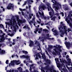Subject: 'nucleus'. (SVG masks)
Wrapping results in <instances>:
<instances>
[{"mask_svg": "<svg viewBox=\"0 0 72 72\" xmlns=\"http://www.w3.org/2000/svg\"><path fill=\"white\" fill-rule=\"evenodd\" d=\"M49 65H47L46 67H44V69L47 70H49L50 72H53L52 70H54L53 68V67H51V68H49Z\"/></svg>", "mask_w": 72, "mask_h": 72, "instance_id": "f257e3e1", "label": "nucleus"}, {"mask_svg": "<svg viewBox=\"0 0 72 72\" xmlns=\"http://www.w3.org/2000/svg\"><path fill=\"white\" fill-rule=\"evenodd\" d=\"M14 6L13 4L10 3L8 4L7 7V8L8 10H10L12 8V10L13 11L14 8Z\"/></svg>", "mask_w": 72, "mask_h": 72, "instance_id": "f03ea898", "label": "nucleus"}, {"mask_svg": "<svg viewBox=\"0 0 72 72\" xmlns=\"http://www.w3.org/2000/svg\"><path fill=\"white\" fill-rule=\"evenodd\" d=\"M52 12H49V14L50 17H47L48 20H50V18H51L54 16V11H51Z\"/></svg>", "mask_w": 72, "mask_h": 72, "instance_id": "7ed1b4c3", "label": "nucleus"}, {"mask_svg": "<svg viewBox=\"0 0 72 72\" xmlns=\"http://www.w3.org/2000/svg\"><path fill=\"white\" fill-rule=\"evenodd\" d=\"M63 28L62 26L61 27H60L59 28V30H60V33H61L60 36L61 37H63V35H64V32H63Z\"/></svg>", "mask_w": 72, "mask_h": 72, "instance_id": "20e7f679", "label": "nucleus"}, {"mask_svg": "<svg viewBox=\"0 0 72 72\" xmlns=\"http://www.w3.org/2000/svg\"><path fill=\"white\" fill-rule=\"evenodd\" d=\"M46 4L48 6L47 8L48 9V11H50H50H54L53 10L51 6H50V4H49L48 3H46Z\"/></svg>", "mask_w": 72, "mask_h": 72, "instance_id": "39448f33", "label": "nucleus"}, {"mask_svg": "<svg viewBox=\"0 0 72 72\" xmlns=\"http://www.w3.org/2000/svg\"><path fill=\"white\" fill-rule=\"evenodd\" d=\"M45 8H46V7L44 5H40V8H39V11H41L43 10H42V9H43V10H44Z\"/></svg>", "mask_w": 72, "mask_h": 72, "instance_id": "423d86ee", "label": "nucleus"}, {"mask_svg": "<svg viewBox=\"0 0 72 72\" xmlns=\"http://www.w3.org/2000/svg\"><path fill=\"white\" fill-rule=\"evenodd\" d=\"M64 43L65 44V45H66V46L68 49H69L70 48V47L71 46V44L70 42H65Z\"/></svg>", "mask_w": 72, "mask_h": 72, "instance_id": "0eeeda50", "label": "nucleus"}, {"mask_svg": "<svg viewBox=\"0 0 72 72\" xmlns=\"http://www.w3.org/2000/svg\"><path fill=\"white\" fill-rule=\"evenodd\" d=\"M62 62L64 63H65L68 64V66H71V64H72V62H71V61H68V62L66 61V60H64V61H62Z\"/></svg>", "mask_w": 72, "mask_h": 72, "instance_id": "6e6552de", "label": "nucleus"}, {"mask_svg": "<svg viewBox=\"0 0 72 72\" xmlns=\"http://www.w3.org/2000/svg\"><path fill=\"white\" fill-rule=\"evenodd\" d=\"M55 46L56 47H55V48L57 49H58V50H59V51H60V52H59V53L60 54V52H62V50L60 49H61V47L60 46V45L58 46V47L57 46Z\"/></svg>", "mask_w": 72, "mask_h": 72, "instance_id": "1a4fd4ad", "label": "nucleus"}, {"mask_svg": "<svg viewBox=\"0 0 72 72\" xmlns=\"http://www.w3.org/2000/svg\"><path fill=\"white\" fill-rule=\"evenodd\" d=\"M1 38L0 39V42H3L5 40L4 36L3 35H1Z\"/></svg>", "mask_w": 72, "mask_h": 72, "instance_id": "9d476101", "label": "nucleus"}, {"mask_svg": "<svg viewBox=\"0 0 72 72\" xmlns=\"http://www.w3.org/2000/svg\"><path fill=\"white\" fill-rule=\"evenodd\" d=\"M14 63H17V61H16V60H15L14 61H13L11 62V66H14L15 65Z\"/></svg>", "mask_w": 72, "mask_h": 72, "instance_id": "9b49d317", "label": "nucleus"}, {"mask_svg": "<svg viewBox=\"0 0 72 72\" xmlns=\"http://www.w3.org/2000/svg\"><path fill=\"white\" fill-rule=\"evenodd\" d=\"M61 27L63 28V29H62V30H63V29H64V30H62V31H64L66 30V26H64V24H62L61 27H59V28Z\"/></svg>", "mask_w": 72, "mask_h": 72, "instance_id": "f8f14e48", "label": "nucleus"}, {"mask_svg": "<svg viewBox=\"0 0 72 72\" xmlns=\"http://www.w3.org/2000/svg\"><path fill=\"white\" fill-rule=\"evenodd\" d=\"M38 57H40V55L39 53H38V54H36V57H35V59L37 60L39 59Z\"/></svg>", "mask_w": 72, "mask_h": 72, "instance_id": "ddd939ff", "label": "nucleus"}, {"mask_svg": "<svg viewBox=\"0 0 72 72\" xmlns=\"http://www.w3.org/2000/svg\"><path fill=\"white\" fill-rule=\"evenodd\" d=\"M45 60L46 61V63L47 64H51V60H50V61H49V60L48 59H46Z\"/></svg>", "mask_w": 72, "mask_h": 72, "instance_id": "4468645a", "label": "nucleus"}, {"mask_svg": "<svg viewBox=\"0 0 72 72\" xmlns=\"http://www.w3.org/2000/svg\"><path fill=\"white\" fill-rule=\"evenodd\" d=\"M33 42L32 40H30V43L29 45V46L30 47H32V46L33 45Z\"/></svg>", "mask_w": 72, "mask_h": 72, "instance_id": "2eb2a0df", "label": "nucleus"}, {"mask_svg": "<svg viewBox=\"0 0 72 72\" xmlns=\"http://www.w3.org/2000/svg\"><path fill=\"white\" fill-rule=\"evenodd\" d=\"M53 32H54V33H55V35H58V32H57V31L56 30H54L53 31Z\"/></svg>", "mask_w": 72, "mask_h": 72, "instance_id": "dca6fc26", "label": "nucleus"}, {"mask_svg": "<svg viewBox=\"0 0 72 72\" xmlns=\"http://www.w3.org/2000/svg\"><path fill=\"white\" fill-rule=\"evenodd\" d=\"M57 18L56 16H54L53 17L51 18V20H53V21H55V19Z\"/></svg>", "mask_w": 72, "mask_h": 72, "instance_id": "f3484780", "label": "nucleus"}, {"mask_svg": "<svg viewBox=\"0 0 72 72\" xmlns=\"http://www.w3.org/2000/svg\"><path fill=\"white\" fill-rule=\"evenodd\" d=\"M27 1H28V3L29 4H31V3H30V2L32 3H33V1L32 0H27Z\"/></svg>", "mask_w": 72, "mask_h": 72, "instance_id": "a211bd4d", "label": "nucleus"}, {"mask_svg": "<svg viewBox=\"0 0 72 72\" xmlns=\"http://www.w3.org/2000/svg\"><path fill=\"white\" fill-rule=\"evenodd\" d=\"M17 69L19 70V72H21L22 71V69L21 68V67H19V68H17Z\"/></svg>", "mask_w": 72, "mask_h": 72, "instance_id": "6ab92c4d", "label": "nucleus"}, {"mask_svg": "<svg viewBox=\"0 0 72 72\" xmlns=\"http://www.w3.org/2000/svg\"><path fill=\"white\" fill-rule=\"evenodd\" d=\"M72 12L70 11L69 12V14L68 15V17L69 18H70L71 17V16H70V14H72Z\"/></svg>", "mask_w": 72, "mask_h": 72, "instance_id": "aec40b11", "label": "nucleus"}, {"mask_svg": "<svg viewBox=\"0 0 72 72\" xmlns=\"http://www.w3.org/2000/svg\"><path fill=\"white\" fill-rule=\"evenodd\" d=\"M5 53V50H2L1 51V54H4Z\"/></svg>", "mask_w": 72, "mask_h": 72, "instance_id": "412c9836", "label": "nucleus"}, {"mask_svg": "<svg viewBox=\"0 0 72 72\" xmlns=\"http://www.w3.org/2000/svg\"><path fill=\"white\" fill-rule=\"evenodd\" d=\"M28 22L29 23V24H30V26H32V23H33V22L32 21H30V22L29 21Z\"/></svg>", "mask_w": 72, "mask_h": 72, "instance_id": "4be33fe9", "label": "nucleus"}, {"mask_svg": "<svg viewBox=\"0 0 72 72\" xmlns=\"http://www.w3.org/2000/svg\"><path fill=\"white\" fill-rule=\"evenodd\" d=\"M70 19V20H72V18H71V17H70V18H69V17H67L66 18V19H65V20L66 21H68V19Z\"/></svg>", "mask_w": 72, "mask_h": 72, "instance_id": "5701e85b", "label": "nucleus"}, {"mask_svg": "<svg viewBox=\"0 0 72 72\" xmlns=\"http://www.w3.org/2000/svg\"><path fill=\"white\" fill-rule=\"evenodd\" d=\"M46 38H47V37H44V38H43V39H42V40H41V41L42 42V43L44 42V41L46 39Z\"/></svg>", "mask_w": 72, "mask_h": 72, "instance_id": "b1692460", "label": "nucleus"}, {"mask_svg": "<svg viewBox=\"0 0 72 72\" xmlns=\"http://www.w3.org/2000/svg\"><path fill=\"white\" fill-rule=\"evenodd\" d=\"M54 51L57 54H58L59 52V51H57L56 50V49H54Z\"/></svg>", "mask_w": 72, "mask_h": 72, "instance_id": "393cba45", "label": "nucleus"}, {"mask_svg": "<svg viewBox=\"0 0 72 72\" xmlns=\"http://www.w3.org/2000/svg\"><path fill=\"white\" fill-rule=\"evenodd\" d=\"M57 4V6H60V7L61 6V5L59 3H55V4L56 5Z\"/></svg>", "mask_w": 72, "mask_h": 72, "instance_id": "a878e982", "label": "nucleus"}, {"mask_svg": "<svg viewBox=\"0 0 72 72\" xmlns=\"http://www.w3.org/2000/svg\"><path fill=\"white\" fill-rule=\"evenodd\" d=\"M42 58H44V59L46 58V56L45 55V54H42Z\"/></svg>", "mask_w": 72, "mask_h": 72, "instance_id": "bb28decb", "label": "nucleus"}, {"mask_svg": "<svg viewBox=\"0 0 72 72\" xmlns=\"http://www.w3.org/2000/svg\"><path fill=\"white\" fill-rule=\"evenodd\" d=\"M49 39L50 40H53L54 38H47V39Z\"/></svg>", "mask_w": 72, "mask_h": 72, "instance_id": "cd10ccee", "label": "nucleus"}, {"mask_svg": "<svg viewBox=\"0 0 72 72\" xmlns=\"http://www.w3.org/2000/svg\"><path fill=\"white\" fill-rule=\"evenodd\" d=\"M71 30L70 28H68V33H69V32L70 31H72Z\"/></svg>", "mask_w": 72, "mask_h": 72, "instance_id": "c85d7f7f", "label": "nucleus"}, {"mask_svg": "<svg viewBox=\"0 0 72 72\" xmlns=\"http://www.w3.org/2000/svg\"><path fill=\"white\" fill-rule=\"evenodd\" d=\"M53 46L50 45L49 46V48L50 49H51Z\"/></svg>", "mask_w": 72, "mask_h": 72, "instance_id": "c756f323", "label": "nucleus"}, {"mask_svg": "<svg viewBox=\"0 0 72 72\" xmlns=\"http://www.w3.org/2000/svg\"><path fill=\"white\" fill-rule=\"evenodd\" d=\"M57 15V16H59V14L58 13H56V14H54V15Z\"/></svg>", "mask_w": 72, "mask_h": 72, "instance_id": "7c9ffc66", "label": "nucleus"}, {"mask_svg": "<svg viewBox=\"0 0 72 72\" xmlns=\"http://www.w3.org/2000/svg\"><path fill=\"white\" fill-rule=\"evenodd\" d=\"M36 16L38 17V18H40V16H39V15H38V13H36Z\"/></svg>", "mask_w": 72, "mask_h": 72, "instance_id": "2f4dec72", "label": "nucleus"}, {"mask_svg": "<svg viewBox=\"0 0 72 72\" xmlns=\"http://www.w3.org/2000/svg\"><path fill=\"white\" fill-rule=\"evenodd\" d=\"M69 26L72 29V24L71 23H69Z\"/></svg>", "mask_w": 72, "mask_h": 72, "instance_id": "473e14b6", "label": "nucleus"}, {"mask_svg": "<svg viewBox=\"0 0 72 72\" xmlns=\"http://www.w3.org/2000/svg\"><path fill=\"white\" fill-rule=\"evenodd\" d=\"M8 63H9V60H7L6 61V63L7 64H8Z\"/></svg>", "mask_w": 72, "mask_h": 72, "instance_id": "72a5a7b5", "label": "nucleus"}, {"mask_svg": "<svg viewBox=\"0 0 72 72\" xmlns=\"http://www.w3.org/2000/svg\"><path fill=\"white\" fill-rule=\"evenodd\" d=\"M2 27H3V28H4V26L2 24H0V28Z\"/></svg>", "mask_w": 72, "mask_h": 72, "instance_id": "f704fd0d", "label": "nucleus"}, {"mask_svg": "<svg viewBox=\"0 0 72 72\" xmlns=\"http://www.w3.org/2000/svg\"><path fill=\"white\" fill-rule=\"evenodd\" d=\"M24 58H26L27 59H28V58H29V56H28V55H26V56Z\"/></svg>", "mask_w": 72, "mask_h": 72, "instance_id": "c9c22d12", "label": "nucleus"}, {"mask_svg": "<svg viewBox=\"0 0 72 72\" xmlns=\"http://www.w3.org/2000/svg\"><path fill=\"white\" fill-rule=\"evenodd\" d=\"M43 31L46 32L48 31V30H46V29H43Z\"/></svg>", "mask_w": 72, "mask_h": 72, "instance_id": "e433bc0d", "label": "nucleus"}, {"mask_svg": "<svg viewBox=\"0 0 72 72\" xmlns=\"http://www.w3.org/2000/svg\"><path fill=\"white\" fill-rule=\"evenodd\" d=\"M9 20L10 21L9 22V23H10L11 24H12V22H13L12 21V20L10 19H9Z\"/></svg>", "mask_w": 72, "mask_h": 72, "instance_id": "4c0bfd02", "label": "nucleus"}, {"mask_svg": "<svg viewBox=\"0 0 72 72\" xmlns=\"http://www.w3.org/2000/svg\"><path fill=\"white\" fill-rule=\"evenodd\" d=\"M65 10H68L69 8L68 7H66L65 8Z\"/></svg>", "mask_w": 72, "mask_h": 72, "instance_id": "58836bf2", "label": "nucleus"}, {"mask_svg": "<svg viewBox=\"0 0 72 72\" xmlns=\"http://www.w3.org/2000/svg\"><path fill=\"white\" fill-rule=\"evenodd\" d=\"M46 35L48 37H49V34L48 33Z\"/></svg>", "mask_w": 72, "mask_h": 72, "instance_id": "ea45409f", "label": "nucleus"}, {"mask_svg": "<svg viewBox=\"0 0 72 72\" xmlns=\"http://www.w3.org/2000/svg\"><path fill=\"white\" fill-rule=\"evenodd\" d=\"M27 3V2L26 1L25 2V3L23 4V6H24L26 4V3Z\"/></svg>", "mask_w": 72, "mask_h": 72, "instance_id": "a19ab883", "label": "nucleus"}, {"mask_svg": "<svg viewBox=\"0 0 72 72\" xmlns=\"http://www.w3.org/2000/svg\"><path fill=\"white\" fill-rule=\"evenodd\" d=\"M46 54L48 55V56L49 57V55L48 54V52L47 51H46Z\"/></svg>", "mask_w": 72, "mask_h": 72, "instance_id": "79ce46f5", "label": "nucleus"}, {"mask_svg": "<svg viewBox=\"0 0 72 72\" xmlns=\"http://www.w3.org/2000/svg\"><path fill=\"white\" fill-rule=\"evenodd\" d=\"M26 28H27V29H28L29 30H30V28H29V27H28V26H26Z\"/></svg>", "mask_w": 72, "mask_h": 72, "instance_id": "37998d69", "label": "nucleus"}, {"mask_svg": "<svg viewBox=\"0 0 72 72\" xmlns=\"http://www.w3.org/2000/svg\"><path fill=\"white\" fill-rule=\"evenodd\" d=\"M29 17L30 18V19H31L32 18V16L31 15V14H30L29 15Z\"/></svg>", "mask_w": 72, "mask_h": 72, "instance_id": "c03bdc74", "label": "nucleus"}, {"mask_svg": "<svg viewBox=\"0 0 72 72\" xmlns=\"http://www.w3.org/2000/svg\"><path fill=\"white\" fill-rule=\"evenodd\" d=\"M30 72H39L37 71L36 70H34L33 71H30Z\"/></svg>", "mask_w": 72, "mask_h": 72, "instance_id": "a18cd8bd", "label": "nucleus"}, {"mask_svg": "<svg viewBox=\"0 0 72 72\" xmlns=\"http://www.w3.org/2000/svg\"><path fill=\"white\" fill-rule=\"evenodd\" d=\"M23 35L24 36H25V35H26V33H23Z\"/></svg>", "mask_w": 72, "mask_h": 72, "instance_id": "49530a36", "label": "nucleus"}, {"mask_svg": "<svg viewBox=\"0 0 72 72\" xmlns=\"http://www.w3.org/2000/svg\"><path fill=\"white\" fill-rule=\"evenodd\" d=\"M61 14L62 15V17H63L64 16V13H63V12H62Z\"/></svg>", "mask_w": 72, "mask_h": 72, "instance_id": "de8ad7c7", "label": "nucleus"}, {"mask_svg": "<svg viewBox=\"0 0 72 72\" xmlns=\"http://www.w3.org/2000/svg\"><path fill=\"white\" fill-rule=\"evenodd\" d=\"M67 21V22L68 23V24H69V23L70 22V21L69 20H68V21Z\"/></svg>", "mask_w": 72, "mask_h": 72, "instance_id": "09e8293b", "label": "nucleus"}, {"mask_svg": "<svg viewBox=\"0 0 72 72\" xmlns=\"http://www.w3.org/2000/svg\"><path fill=\"white\" fill-rule=\"evenodd\" d=\"M0 33L1 34H3V31H2V30H0Z\"/></svg>", "mask_w": 72, "mask_h": 72, "instance_id": "8fccbe9b", "label": "nucleus"}, {"mask_svg": "<svg viewBox=\"0 0 72 72\" xmlns=\"http://www.w3.org/2000/svg\"><path fill=\"white\" fill-rule=\"evenodd\" d=\"M7 72H12V71H11V69H10V70H8Z\"/></svg>", "mask_w": 72, "mask_h": 72, "instance_id": "3c124183", "label": "nucleus"}, {"mask_svg": "<svg viewBox=\"0 0 72 72\" xmlns=\"http://www.w3.org/2000/svg\"><path fill=\"white\" fill-rule=\"evenodd\" d=\"M33 18L32 19L33 21H34L35 20V16H33Z\"/></svg>", "mask_w": 72, "mask_h": 72, "instance_id": "603ef678", "label": "nucleus"}, {"mask_svg": "<svg viewBox=\"0 0 72 72\" xmlns=\"http://www.w3.org/2000/svg\"><path fill=\"white\" fill-rule=\"evenodd\" d=\"M38 28H36V29H35V31L36 32H38Z\"/></svg>", "mask_w": 72, "mask_h": 72, "instance_id": "864d4df0", "label": "nucleus"}, {"mask_svg": "<svg viewBox=\"0 0 72 72\" xmlns=\"http://www.w3.org/2000/svg\"><path fill=\"white\" fill-rule=\"evenodd\" d=\"M16 21H13V24H14V23H16Z\"/></svg>", "mask_w": 72, "mask_h": 72, "instance_id": "5fc2aeb1", "label": "nucleus"}, {"mask_svg": "<svg viewBox=\"0 0 72 72\" xmlns=\"http://www.w3.org/2000/svg\"><path fill=\"white\" fill-rule=\"evenodd\" d=\"M31 5H29L28 6V8H29V10H30L31 9V8H31Z\"/></svg>", "mask_w": 72, "mask_h": 72, "instance_id": "6e6d98bb", "label": "nucleus"}, {"mask_svg": "<svg viewBox=\"0 0 72 72\" xmlns=\"http://www.w3.org/2000/svg\"><path fill=\"white\" fill-rule=\"evenodd\" d=\"M28 52L27 51H25V52L24 53L26 54H27L28 53Z\"/></svg>", "mask_w": 72, "mask_h": 72, "instance_id": "4d7b16f0", "label": "nucleus"}, {"mask_svg": "<svg viewBox=\"0 0 72 72\" xmlns=\"http://www.w3.org/2000/svg\"><path fill=\"white\" fill-rule=\"evenodd\" d=\"M30 69H29L30 70V72H31V71H32V68L30 67Z\"/></svg>", "mask_w": 72, "mask_h": 72, "instance_id": "13d9d810", "label": "nucleus"}, {"mask_svg": "<svg viewBox=\"0 0 72 72\" xmlns=\"http://www.w3.org/2000/svg\"><path fill=\"white\" fill-rule=\"evenodd\" d=\"M53 72H57V71H56V70H55V69H53Z\"/></svg>", "mask_w": 72, "mask_h": 72, "instance_id": "bf43d9fd", "label": "nucleus"}, {"mask_svg": "<svg viewBox=\"0 0 72 72\" xmlns=\"http://www.w3.org/2000/svg\"><path fill=\"white\" fill-rule=\"evenodd\" d=\"M37 22H38V23L39 24L40 23V22L38 21H37Z\"/></svg>", "mask_w": 72, "mask_h": 72, "instance_id": "052dcab7", "label": "nucleus"}, {"mask_svg": "<svg viewBox=\"0 0 72 72\" xmlns=\"http://www.w3.org/2000/svg\"><path fill=\"white\" fill-rule=\"evenodd\" d=\"M19 10H20L21 11H23V9L21 8H19Z\"/></svg>", "mask_w": 72, "mask_h": 72, "instance_id": "680f3d73", "label": "nucleus"}, {"mask_svg": "<svg viewBox=\"0 0 72 72\" xmlns=\"http://www.w3.org/2000/svg\"><path fill=\"white\" fill-rule=\"evenodd\" d=\"M39 44V42H38L37 41H36V42H35V44Z\"/></svg>", "mask_w": 72, "mask_h": 72, "instance_id": "e2e57ef3", "label": "nucleus"}, {"mask_svg": "<svg viewBox=\"0 0 72 72\" xmlns=\"http://www.w3.org/2000/svg\"><path fill=\"white\" fill-rule=\"evenodd\" d=\"M69 55H67L66 56V58H69Z\"/></svg>", "mask_w": 72, "mask_h": 72, "instance_id": "0e129e2a", "label": "nucleus"}, {"mask_svg": "<svg viewBox=\"0 0 72 72\" xmlns=\"http://www.w3.org/2000/svg\"><path fill=\"white\" fill-rule=\"evenodd\" d=\"M14 35L13 34V33H12V34H11V35H10V36H12V37L13 35Z\"/></svg>", "mask_w": 72, "mask_h": 72, "instance_id": "69168bd1", "label": "nucleus"}, {"mask_svg": "<svg viewBox=\"0 0 72 72\" xmlns=\"http://www.w3.org/2000/svg\"><path fill=\"white\" fill-rule=\"evenodd\" d=\"M43 18L44 19H47V17H43Z\"/></svg>", "mask_w": 72, "mask_h": 72, "instance_id": "338daca9", "label": "nucleus"}, {"mask_svg": "<svg viewBox=\"0 0 72 72\" xmlns=\"http://www.w3.org/2000/svg\"><path fill=\"white\" fill-rule=\"evenodd\" d=\"M41 71L42 72H45V71L44 70H42L41 69Z\"/></svg>", "mask_w": 72, "mask_h": 72, "instance_id": "774afa93", "label": "nucleus"}]
</instances>
